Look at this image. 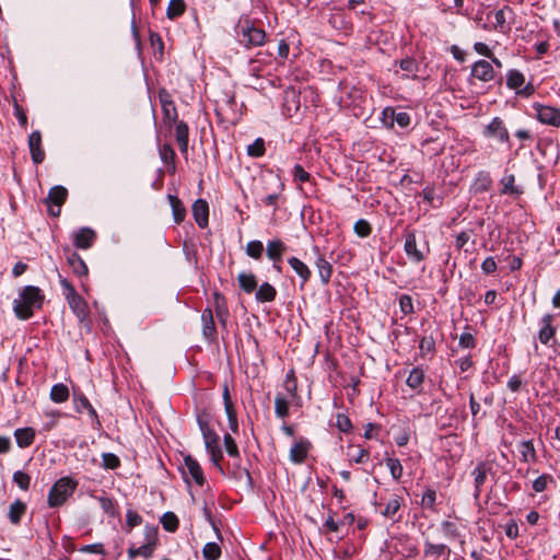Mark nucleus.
Instances as JSON below:
<instances>
[{
	"label": "nucleus",
	"instance_id": "2eb2a0df",
	"mask_svg": "<svg viewBox=\"0 0 560 560\" xmlns=\"http://www.w3.org/2000/svg\"><path fill=\"white\" fill-rule=\"evenodd\" d=\"M404 249L408 258L416 264L422 261L425 258L424 253L417 247L416 233L413 231L406 233Z\"/></svg>",
	"mask_w": 560,
	"mask_h": 560
},
{
	"label": "nucleus",
	"instance_id": "dca6fc26",
	"mask_svg": "<svg viewBox=\"0 0 560 560\" xmlns=\"http://www.w3.org/2000/svg\"><path fill=\"white\" fill-rule=\"evenodd\" d=\"M96 240V233L91 228H81L73 234V244L77 248L88 249Z\"/></svg>",
	"mask_w": 560,
	"mask_h": 560
},
{
	"label": "nucleus",
	"instance_id": "052dcab7",
	"mask_svg": "<svg viewBox=\"0 0 560 560\" xmlns=\"http://www.w3.org/2000/svg\"><path fill=\"white\" fill-rule=\"evenodd\" d=\"M354 232L361 237H366L371 234L372 229L368 221L361 219L354 223Z\"/></svg>",
	"mask_w": 560,
	"mask_h": 560
},
{
	"label": "nucleus",
	"instance_id": "ddd939ff",
	"mask_svg": "<svg viewBox=\"0 0 560 560\" xmlns=\"http://www.w3.org/2000/svg\"><path fill=\"white\" fill-rule=\"evenodd\" d=\"M28 149L34 164H40L45 160L40 131L35 130L28 136Z\"/></svg>",
	"mask_w": 560,
	"mask_h": 560
},
{
	"label": "nucleus",
	"instance_id": "423d86ee",
	"mask_svg": "<svg viewBox=\"0 0 560 560\" xmlns=\"http://www.w3.org/2000/svg\"><path fill=\"white\" fill-rule=\"evenodd\" d=\"M158 97L162 107L163 121L168 128H171L178 117L175 103L166 89H160Z\"/></svg>",
	"mask_w": 560,
	"mask_h": 560
},
{
	"label": "nucleus",
	"instance_id": "a18cd8bd",
	"mask_svg": "<svg viewBox=\"0 0 560 560\" xmlns=\"http://www.w3.org/2000/svg\"><path fill=\"white\" fill-rule=\"evenodd\" d=\"M202 555L206 560H218L221 556V548L217 542H208L202 549Z\"/></svg>",
	"mask_w": 560,
	"mask_h": 560
},
{
	"label": "nucleus",
	"instance_id": "0e129e2a",
	"mask_svg": "<svg viewBox=\"0 0 560 560\" xmlns=\"http://www.w3.org/2000/svg\"><path fill=\"white\" fill-rule=\"evenodd\" d=\"M210 454V459L213 463V465L219 469V471L222 475H225L223 467L221 466L220 462L223 458V454L221 451V447H218L215 450H212L208 452Z\"/></svg>",
	"mask_w": 560,
	"mask_h": 560
},
{
	"label": "nucleus",
	"instance_id": "8fccbe9b",
	"mask_svg": "<svg viewBox=\"0 0 560 560\" xmlns=\"http://www.w3.org/2000/svg\"><path fill=\"white\" fill-rule=\"evenodd\" d=\"M100 501V505L102 508V510L109 516H116L118 511H117V503L110 499V498H107V497H101L98 499Z\"/></svg>",
	"mask_w": 560,
	"mask_h": 560
},
{
	"label": "nucleus",
	"instance_id": "4be33fe9",
	"mask_svg": "<svg viewBox=\"0 0 560 560\" xmlns=\"http://www.w3.org/2000/svg\"><path fill=\"white\" fill-rule=\"evenodd\" d=\"M192 215L199 228H206L209 219L208 202L203 199H197L192 205Z\"/></svg>",
	"mask_w": 560,
	"mask_h": 560
},
{
	"label": "nucleus",
	"instance_id": "1a4fd4ad",
	"mask_svg": "<svg viewBox=\"0 0 560 560\" xmlns=\"http://www.w3.org/2000/svg\"><path fill=\"white\" fill-rule=\"evenodd\" d=\"M240 36V42L246 47L261 46L266 39V32L262 28L246 24V26H242Z\"/></svg>",
	"mask_w": 560,
	"mask_h": 560
},
{
	"label": "nucleus",
	"instance_id": "cd10ccee",
	"mask_svg": "<svg viewBox=\"0 0 560 560\" xmlns=\"http://www.w3.org/2000/svg\"><path fill=\"white\" fill-rule=\"evenodd\" d=\"M277 290L268 282H264L256 290L255 298L259 303L272 302L276 300Z\"/></svg>",
	"mask_w": 560,
	"mask_h": 560
},
{
	"label": "nucleus",
	"instance_id": "e2e57ef3",
	"mask_svg": "<svg viewBox=\"0 0 560 560\" xmlns=\"http://www.w3.org/2000/svg\"><path fill=\"white\" fill-rule=\"evenodd\" d=\"M142 523V517L133 510H128L126 513V524L131 529Z\"/></svg>",
	"mask_w": 560,
	"mask_h": 560
},
{
	"label": "nucleus",
	"instance_id": "f257e3e1",
	"mask_svg": "<svg viewBox=\"0 0 560 560\" xmlns=\"http://www.w3.org/2000/svg\"><path fill=\"white\" fill-rule=\"evenodd\" d=\"M44 294L34 285H26L19 299L13 302V311L19 319L25 320L33 316L35 308H40L44 303Z\"/></svg>",
	"mask_w": 560,
	"mask_h": 560
},
{
	"label": "nucleus",
	"instance_id": "6e6d98bb",
	"mask_svg": "<svg viewBox=\"0 0 560 560\" xmlns=\"http://www.w3.org/2000/svg\"><path fill=\"white\" fill-rule=\"evenodd\" d=\"M436 501V491L428 488L422 494L421 504L423 508L433 509Z\"/></svg>",
	"mask_w": 560,
	"mask_h": 560
},
{
	"label": "nucleus",
	"instance_id": "7c9ffc66",
	"mask_svg": "<svg viewBox=\"0 0 560 560\" xmlns=\"http://www.w3.org/2000/svg\"><path fill=\"white\" fill-rule=\"evenodd\" d=\"M159 154L163 163L171 166V172L174 173L176 171V164H175V151L172 148L171 144L164 143L160 145L159 148Z\"/></svg>",
	"mask_w": 560,
	"mask_h": 560
},
{
	"label": "nucleus",
	"instance_id": "9b49d317",
	"mask_svg": "<svg viewBox=\"0 0 560 560\" xmlns=\"http://www.w3.org/2000/svg\"><path fill=\"white\" fill-rule=\"evenodd\" d=\"M63 253L66 255L67 262L74 275L80 278L88 276V266L77 252L67 246L63 248Z\"/></svg>",
	"mask_w": 560,
	"mask_h": 560
},
{
	"label": "nucleus",
	"instance_id": "6ab92c4d",
	"mask_svg": "<svg viewBox=\"0 0 560 560\" xmlns=\"http://www.w3.org/2000/svg\"><path fill=\"white\" fill-rule=\"evenodd\" d=\"M202 322V336L209 341L212 342L217 339V328L213 319L212 310L207 307L202 311L201 314Z\"/></svg>",
	"mask_w": 560,
	"mask_h": 560
},
{
	"label": "nucleus",
	"instance_id": "338daca9",
	"mask_svg": "<svg viewBox=\"0 0 560 560\" xmlns=\"http://www.w3.org/2000/svg\"><path fill=\"white\" fill-rule=\"evenodd\" d=\"M293 176L295 180H299L301 183L308 182L311 178V175L300 164H296L294 166Z\"/></svg>",
	"mask_w": 560,
	"mask_h": 560
},
{
	"label": "nucleus",
	"instance_id": "f8f14e48",
	"mask_svg": "<svg viewBox=\"0 0 560 560\" xmlns=\"http://www.w3.org/2000/svg\"><path fill=\"white\" fill-rule=\"evenodd\" d=\"M184 465L187 471H183L185 480L188 482L187 474L195 480L198 486H203L206 479L203 476V471L199 463L191 456L186 455L184 457Z\"/></svg>",
	"mask_w": 560,
	"mask_h": 560
},
{
	"label": "nucleus",
	"instance_id": "c9c22d12",
	"mask_svg": "<svg viewBox=\"0 0 560 560\" xmlns=\"http://www.w3.org/2000/svg\"><path fill=\"white\" fill-rule=\"evenodd\" d=\"M230 476L237 481H245L248 487L253 486V479L247 468L242 467L240 464H234L230 470Z\"/></svg>",
	"mask_w": 560,
	"mask_h": 560
},
{
	"label": "nucleus",
	"instance_id": "a19ab883",
	"mask_svg": "<svg viewBox=\"0 0 560 560\" xmlns=\"http://www.w3.org/2000/svg\"><path fill=\"white\" fill-rule=\"evenodd\" d=\"M401 502L402 499L398 495H395L387 502L384 511H382V514L386 517H394V515L400 510Z\"/></svg>",
	"mask_w": 560,
	"mask_h": 560
},
{
	"label": "nucleus",
	"instance_id": "f704fd0d",
	"mask_svg": "<svg viewBox=\"0 0 560 560\" xmlns=\"http://www.w3.org/2000/svg\"><path fill=\"white\" fill-rule=\"evenodd\" d=\"M49 396H50V399L57 404L67 401L69 398L68 386L62 383L55 384L50 389Z\"/></svg>",
	"mask_w": 560,
	"mask_h": 560
},
{
	"label": "nucleus",
	"instance_id": "4c0bfd02",
	"mask_svg": "<svg viewBox=\"0 0 560 560\" xmlns=\"http://www.w3.org/2000/svg\"><path fill=\"white\" fill-rule=\"evenodd\" d=\"M525 82V77L518 70H510L506 77V85L510 89L518 90Z\"/></svg>",
	"mask_w": 560,
	"mask_h": 560
},
{
	"label": "nucleus",
	"instance_id": "a878e982",
	"mask_svg": "<svg viewBox=\"0 0 560 560\" xmlns=\"http://www.w3.org/2000/svg\"><path fill=\"white\" fill-rule=\"evenodd\" d=\"M518 451L521 453V462L530 464L536 463L538 457L533 443V440L522 441L518 444Z\"/></svg>",
	"mask_w": 560,
	"mask_h": 560
},
{
	"label": "nucleus",
	"instance_id": "72a5a7b5",
	"mask_svg": "<svg viewBox=\"0 0 560 560\" xmlns=\"http://www.w3.org/2000/svg\"><path fill=\"white\" fill-rule=\"evenodd\" d=\"M316 267L323 284H327L330 281L332 275V267L323 256H319L316 260Z\"/></svg>",
	"mask_w": 560,
	"mask_h": 560
},
{
	"label": "nucleus",
	"instance_id": "c03bdc74",
	"mask_svg": "<svg viewBox=\"0 0 560 560\" xmlns=\"http://www.w3.org/2000/svg\"><path fill=\"white\" fill-rule=\"evenodd\" d=\"M245 252L249 257L259 260L261 258L262 252H264L262 242H260V241L248 242L246 245Z\"/></svg>",
	"mask_w": 560,
	"mask_h": 560
},
{
	"label": "nucleus",
	"instance_id": "e433bc0d",
	"mask_svg": "<svg viewBox=\"0 0 560 560\" xmlns=\"http://www.w3.org/2000/svg\"><path fill=\"white\" fill-rule=\"evenodd\" d=\"M185 10L186 3L184 0H171L166 9V16L170 20H175L183 15Z\"/></svg>",
	"mask_w": 560,
	"mask_h": 560
},
{
	"label": "nucleus",
	"instance_id": "393cba45",
	"mask_svg": "<svg viewBox=\"0 0 560 560\" xmlns=\"http://www.w3.org/2000/svg\"><path fill=\"white\" fill-rule=\"evenodd\" d=\"M310 448V442L300 440L294 443L290 450V459L295 464H301L305 460Z\"/></svg>",
	"mask_w": 560,
	"mask_h": 560
},
{
	"label": "nucleus",
	"instance_id": "79ce46f5",
	"mask_svg": "<svg viewBox=\"0 0 560 560\" xmlns=\"http://www.w3.org/2000/svg\"><path fill=\"white\" fill-rule=\"evenodd\" d=\"M515 177L513 174L506 175L502 178L501 184L503 186L501 194H510V195H520L522 190H520L516 186H514Z\"/></svg>",
	"mask_w": 560,
	"mask_h": 560
},
{
	"label": "nucleus",
	"instance_id": "09e8293b",
	"mask_svg": "<svg viewBox=\"0 0 560 560\" xmlns=\"http://www.w3.org/2000/svg\"><path fill=\"white\" fill-rule=\"evenodd\" d=\"M223 443H224L225 451L230 457H232V458L240 457V451H238L237 444L231 434H229V433L224 434Z\"/></svg>",
	"mask_w": 560,
	"mask_h": 560
},
{
	"label": "nucleus",
	"instance_id": "4468645a",
	"mask_svg": "<svg viewBox=\"0 0 560 560\" xmlns=\"http://www.w3.org/2000/svg\"><path fill=\"white\" fill-rule=\"evenodd\" d=\"M174 124L175 139L178 143L180 153L187 158L188 143H189V128L183 120H177Z\"/></svg>",
	"mask_w": 560,
	"mask_h": 560
},
{
	"label": "nucleus",
	"instance_id": "3c124183",
	"mask_svg": "<svg viewBox=\"0 0 560 560\" xmlns=\"http://www.w3.org/2000/svg\"><path fill=\"white\" fill-rule=\"evenodd\" d=\"M419 349L421 355L433 353L435 351V340L432 336H424L420 339Z\"/></svg>",
	"mask_w": 560,
	"mask_h": 560
},
{
	"label": "nucleus",
	"instance_id": "c85d7f7f",
	"mask_svg": "<svg viewBox=\"0 0 560 560\" xmlns=\"http://www.w3.org/2000/svg\"><path fill=\"white\" fill-rule=\"evenodd\" d=\"M424 377H425V374H424L423 369L416 366L410 371L406 383L411 389L420 393L421 388H422V384L424 382Z\"/></svg>",
	"mask_w": 560,
	"mask_h": 560
},
{
	"label": "nucleus",
	"instance_id": "5701e85b",
	"mask_svg": "<svg viewBox=\"0 0 560 560\" xmlns=\"http://www.w3.org/2000/svg\"><path fill=\"white\" fill-rule=\"evenodd\" d=\"M287 252V246L281 240H272L267 243L266 254L273 264L280 262Z\"/></svg>",
	"mask_w": 560,
	"mask_h": 560
},
{
	"label": "nucleus",
	"instance_id": "c756f323",
	"mask_svg": "<svg viewBox=\"0 0 560 560\" xmlns=\"http://www.w3.org/2000/svg\"><path fill=\"white\" fill-rule=\"evenodd\" d=\"M26 509H27L26 504L22 500L16 499L9 508L8 516H9L11 524H13V525L20 524L23 515L26 512Z\"/></svg>",
	"mask_w": 560,
	"mask_h": 560
},
{
	"label": "nucleus",
	"instance_id": "bf43d9fd",
	"mask_svg": "<svg viewBox=\"0 0 560 560\" xmlns=\"http://www.w3.org/2000/svg\"><path fill=\"white\" fill-rule=\"evenodd\" d=\"M399 307L405 315L412 314L415 311L412 298L408 294H402L399 299Z\"/></svg>",
	"mask_w": 560,
	"mask_h": 560
},
{
	"label": "nucleus",
	"instance_id": "58836bf2",
	"mask_svg": "<svg viewBox=\"0 0 560 560\" xmlns=\"http://www.w3.org/2000/svg\"><path fill=\"white\" fill-rule=\"evenodd\" d=\"M275 413L278 418L281 419H284L289 416V402L281 395H277L275 398Z\"/></svg>",
	"mask_w": 560,
	"mask_h": 560
},
{
	"label": "nucleus",
	"instance_id": "4d7b16f0",
	"mask_svg": "<svg viewBox=\"0 0 560 560\" xmlns=\"http://www.w3.org/2000/svg\"><path fill=\"white\" fill-rule=\"evenodd\" d=\"M399 68L408 73H415L419 70V65L416 59L407 57L399 61Z\"/></svg>",
	"mask_w": 560,
	"mask_h": 560
},
{
	"label": "nucleus",
	"instance_id": "69168bd1",
	"mask_svg": "<svg viewBox=\"0 0 560 560\" xmlns=\"http://www.w3.org/2000/svg\"><path fill=\"white\" fill-rule=\"evenodd\" d=\"M459 346L462 348H466V349H472L476 347V340H475V337L470 334V332H463L460 336H459V341H458Z\"/></svg>",
	"mask_w": 560,
	"mask_h": 560
},
{
	"label": "nucleus",
	"instance_id": "39448f33",
	"mask_svg": "<svg viewBox=\"0 0 560 560\" xmlns=\"http://www.w3.org/2000/svg\"><path fill=\"white\" fill-rule=\"evenodd\" d=\"M68 190L63 186H54L49 189L44 202L48 206V212L52 217L60 214V207L66 202Z\"/></svg>",
	"mask_w": 560,
	"mask_h": 560
},
{
	"label": "nucleus",
	"instance_id": "2f4dec72",
	"mask_svg": "<svg viewBox=\"0 0 560 560\" xmlns=\"http://www.w3.org/2000/svg\"><path fill=\"white\" fill-rule=\"evenodd\" d=\"M237 280L240 288L245 293H253L257 288V280L253 273L241 272L237 277Z\"/></svg>",
	"mask_w": 560,
	"mask_h": 560
},
{
	"label": "nucleus",
	"instance_id": "b1692460",
	"mask_svg": "<svg viewBox=\"0 0 560 560\" xmlns=\"http://www.w3.org/2000/svg\"><path fill=\"white\" fill-rule=\"evenodd\" d=\"M288 264L294 270V272L300 277V279H301L300 287H301V289H303L312 276L310 268L301 259H299L296 257H290L288 259Z\"/></svg>",
	"mask_w": 560,
	"mask_h": 560
},
{
	"label": "nucleus",
	"instance_id": "49530a36",
	"mask_svg": "<svg viewBox=\"0 0 560 560\" xmlns=\"http://www.w3.org/2000/svg\"><path fill=\"white\" fill-rule=\"evenodd\" d=\"M265 141L262 138H257L252 144L247 147V154L252 158H260L265 154Z\"/></svg>",
	"mask_w": 560,
	"mask_h": 560
},
{
	"label": "nucleus",
	"instance_id": "f03ea898",
	"mask_svg": "<svg viewBox=\"0 0 560 560\" xmlns=\"http://www.w3.org/2000/svg\"><path fill=\"white\" fill-rule=\"evenodd\" d=\"M59 282L62 288V294L68 302L72 313L80 323L89 322V305L86 301L77 292L74 287L59 273Z\"/></svg>",
	"mask_w": 560,
	"mask_h": 560
},
{
	"label": "nucleus",
	"instance_id": "680f3d73",
	"mask_svg": "<svg viewBox=\"0 0 560 560\" xmlns=\"http://www.w3.org/2000/svg\"><path fill=\"white\" fill-rule=\"evenodd\" d=\"M512 12V9L508 5H504L502 9L498 10L494 14L495 18V28L503 30L506 19L505 12Z\"/></svg>",
	"mask_w": 560,
	"mask_h": 560
},
{
	"label": "nucleus",
	"instance_id": "864d4df0",
	"mask_svg": "<svg viewBox=\"0 0 560 560\" xmlns=\"http://www.w3.org/2000/svg\"><path fill=\"white\" fill-rule=\"evenodd\" d=\"M441 527L443 529L444 536L447 539H455V538L459 537L458 527L454 522L444 521V522H442Z\"/></svg>",
	"mask_w": 560,
	"mask_h": 560
},
{
	"label": "nucleus",
	"instance_id": "20e7f679",
	"mask_svg": "<svg viewBox=\"0 0 560 560\" xmlns=\"http://www.w3.org/2000/svg\"><path fill=\"white\" fill-rule=\"evenodd\" d=\"M210 420H211V416L207 411H202L201 413H199L197 416V422H198L199 429L202 433V438L205 441V446H206L207 452H210L212 450L220 447L219 435L209 427Z\"/></svg>",
	"mask_w": 560,
	"mask_h": 560
},
{
	"label": "nucleus",
	"instance_id": "ea45409f",
	"mask_svg": "<svg viewBox=\"0 0 560 560\" xmlns=\"http://www.w3.org/2000/svg\"><path fill=\"white\" fill-rule=\"evenodd\" d=\"M385 463H386L387 468L389 469L392 477L395 480H399L401 478L402 471H404L400 460L398 458L387 457L385 459Z\"/></svg>",
	"mask_w": 560,
	"mask_h": 560
},
{
	"label": "nucleus",
	"instance_id": "6e6552de",
	"mask_svg": "<svg viewBox=\"0 0 560 560\" xmlns=\"http://www.w3.org/2000/svg\"><path fill=\"white\" fill-rule=\"evenodd\" d=\"M533 108L536 112L537 119L545 125H550L553 127L560 126V108L542 105L540 103H535Z\"/></svg>",
	"mask_w": 560,
	"mask_h": 560
},
{
	"label": "nucleus",
	"instance_id": "de8ad7c7",
	"mask_svg": "<svg viewBox=\"0 0 560 560\" xmlns=\"http://www.w3.org/2000/svg\"><path fill=\"white\" fill-rule=\"evenodd\" d=\"M120 466L119 457L114 453L102 454V467L104 469H117Z\"/></svg>",
	"mask_w": 560,
	"mask_h": 560
},
{
	"label": "nucleus",
	"instance_id": "5fc2aeb1",
	"mask_svg": "<svg viewBox=\"0 0 560 560\" xmlns=\"http://www.w3.org/2000/svg\"><path fill=\"white\" fill-rule=\"evenodd\" d=\"M336 427L339 431L349 433L352 430V422L349 417L345 413H337Z\"/></svg>",
	"mask_w": 560,
	"mask_h": 560
},
{
	"label": "nucleus",
	"instance_id": "aec40b11",
	"mask_svg": "<svg viewBox=\"0 0 560 560\" xmlns=\"http://www.w3.org/2000/svg\"><path fill=\"white\" fill-rule=\"evenodd\" d=\"M485 135L488 137H495L501 142H509L510 136L508 129L504 127L503 120L500 117H494L487 126Z\"/></svg>",
	"mask_w": 560,
	"mask_h": 560
},
{
	"label": "nucleus",
	"instance_id": "603ef678",
	"mask_svg": "<svg viewBox=\"0 0 560 560\" xmlns=\"http://www.w3.org/2000/svg\"><path fill=\"white\" fill-rule=\"evenodd\" d=\"M13 481L19 486L21 490H28L31 485V477L28 474L18 470L13 474Z\"/></svg>",
	"mask_w": 560,
	"mask_h": 560
},
{
	"label": "nucleus",
	"instance_id": "9d476101",
	"mask_svg": "<svg viewBox=\"0 0 560 560\" xmlns=\"http://www.w3.org/2000/svg\"><path fill=\"white\" fill-rule=\"evenodd\" d=\"M553 320L555 315L545 314L539 322L538 339L545 346H548L556 337L557 327L553 325Z\"/></svg>",
	"mask_w": 560,
	"mask_h": 560
},
{
	"label": "nucleus",
	"instance_id": "473e14b6",
	"mask_svg": "<svg viewBox=\"0 0 560 560\" xmlns=\"http://www.w3.org/2000/svg\"><path fill=\"white\" fill-rule=\"evenodd\" d=\"M170 205L172 207L173 218L176 223H180L184 221L186 215V209L183 202L173 195H168Z\"/></svg>",
	"mask_w": 560,
	"mask_h": 560
},
{
	"label": "nucleus",
	"instance_id": "412c9836",
	"mask_svg": "<svg viewBox=\"0 0 560 560\" xmlns=\"http://www.w3.org/2000/svg\"><path fill=\"white\" fill-rule=\"evenodd\" d=\"M213 306H214L215 315L218 317L220 325L223 328H226L230 312L228 308L226 300H225L224 295L221 294L220 292L215 291L213 293Z\"/></svg>",
	"mask_w": 560,
	"mask_h": 560
},
{
	"label": "nucleus",
	"instance_id": "a211bd4d",
	"mask_svg": "<svg viewBox=\"0 0 560 560\" xmlns=\"http://www.w3.org/2000/svg\"><path fill=\"white\" fill-rule=\"evenodd\" d=\"M471 75L482 82L494 79L493 66L487 60H478L471 67Z\"/></svg>",
	"mask_w": 560,
	"mask_h": 560
},
{
	"label": "nucleus",
	"instance_id": "f3484780",
	"mask_svg": "<svg viewBox=\"0 0 560 560\" xmlns=\"http://www.w3.org/2000/svg\"><path fill=\"white\" fill-rule=\"evenodd\" d=\"M423 556L431 560H436L440 557H444L446 560H448L451 556V549L445 544H433L432 541L425 539Z\"/></svg>",
	"mask_w": 560,
	"mask_h": 560
},
{
	"label": "nucleus",
	"instance_id": "0eeeda50",
	"mask_svg": "<svg viewBox=\"0 0 560 560\" xmlns=\"http://www.w3.org/2000/svg\"><path fill=\"white\" fill-rule=\"evenodd\" d=\"M489 474L493 475L494 472L492 464L487 460L479 462L471 471V475L474 477V498L476 500L479 499L482 486L485 485V481Z\"/></svg>",
	"mask_w": 560,
	"mask_h": 560
},
{
	"label": "nucleus",
	"instance_id": "774afa93",
	"mask_svg": "<svg viewBox=\"0 0 560 560\" xmlns=\"http://www.w3.org/2000/svg\"><path fill=\"white\" fill-rule=\"evenodd\" d=\"M498 266L493 257H487L481 264V270L486 275H491L495 272Z\"/></svg>",
	"mask_w": 560,
	"mask_h": 560
},
{
	"label": "nucleus",
	"instance_id": "7ed1b4c3",
	"mask_svg": "<svg viewBox=\"0 0 560 560\" xmlns=\"http://www.w3.org/2000/svg\"><path fill=\"white\" fill-rule=\"evenodd\" d=\"M78 482L70 477H61L49 490L47 504L49 508L62 505L77 489Z\"/></svg>",
	"mask_w": 560,
	"mask_h": 560
},
{
	"label": "nucleus",
	"instance_id": "bb28decb",
	"mask_svg": "<svg viewBox=\"0 0 560 560\" xmlns=\"http://www.w3.org/2000/svg\"><path fill=\"white\" fill-rule=\"evenodd\" d=\"M14 438L16 440V444L21 448H25L33 444L35 440V431L33 428L16 429L14 431Z\"/></svg>",
	"mask_w": 560,
	"mask_h": 560
},
{
	"label": "nucleus",
	"instance_id": "37998d69",
	"mask_svg": "<svg viewBox=\"0 0 560 560\" xmlns=\"http://www.w3.org/2000/svg\"><path fill=\"white\" fill-rule=\"evenodd\" d=\"M163 528L167 532H175L178 528V518L173 512H166L161 518Z\"/></svg>",
	"mask_w": 560,
	"mask_h": 560
},
{
	"label": "nucleus",
	"instance_id": "13d9d810",
	"mask_svg": "<svg viewBox=\"0 0 560 560\" xmlns=\"http://www.w3.org/2000/svg\"><path fill=\"white\" fill-rule=\"evenodd\" d=\"M552 481V477L550 475H541L536 478L533 482V489L535 492H542L547 489L548 482Z\"/></svg>",
	"mask_w": 560,
	"mask_h": 560
}]
</instances>
